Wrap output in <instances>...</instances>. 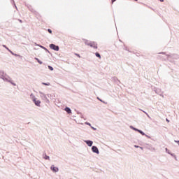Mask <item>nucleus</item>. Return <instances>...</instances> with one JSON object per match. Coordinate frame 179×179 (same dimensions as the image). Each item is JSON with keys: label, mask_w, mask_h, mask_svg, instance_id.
Returning <instances> with one entry per match:
<instances>
[{"label": "nucleus", "mask_w": 179, "mask_h": 179, "mask_svg": "<svg viewBox=\"0 0 179 179\" xmlns=\"http://www.w3.org/2000/svg\"><path fill=\"white\" fill-rule=\"evenodd\" d=\"M92 150L93 153H96V155L100 154V151H99V148H97V146L93 145L92 147Z\"/></svg>", "instance_id": "39448f33"}, {"label": "nucleus", "mask_w": 179, "mask_h": 179, "mask_svg": "<svg viewBox=\"0 0 179 179\" xmlns=\"http://www.w3.org/2000/svg\"><path fill=\"white\" fill-rule=\"evenodd\" d=\"M138 134H141V135H142L143 136H145V135H146L145 134V132H143V131H142L141 129H138Z\"/></svg>", "instance_id": "2eb2a0df"}, {"label": "nucleus", "mask_w": 179, "mask_h": 179, "mask_svg": "<svg viewBox=\"0 0 179 179\" xmlns=\"http://www.w3.org/2000/svg\"><path fill=\"white\" fill-rule=\"evenodd\" d=\"M33 103H34L35 106L36 107H40L41 104V100H37V98H33L32 99Z\"/></svg>", "instance_id": "f03ea898"}, {"label": "nucleus", "mask_w": 179, "mask_h": 179, "mask_svg": "<svg viewBox=\"0 0 179 179\" xmlns=\"http://www.w3.org/2000/svg\"><path fill=\"white\" fill-rule=\"evenodd\" d=\"M42 85H43L44 86H50V85H51L50 83H42Z\"/></svg>", "instance_id": "aec40b11"}, {"label": "nucleus", "mask_w": 179, "mask_h": 179, "mask_svg": "<svg viewBox=\"0 0 179 179\" xmlns=\"http://www.w3.org/2000/svg\"><path fill=\"white\" fill-rule=\"evenodd\" d=\"M3 47L4 48H6V50H8V51H10V50L9 49V48H8L6 45H3Z\"/></svg>", "instance_id": "b1692460"}, {"label": "nucleus", "mask_w": 179, "mask_h": 179, "mask_svg": "<svg viewBox=\"0 0 179 179\" xmlns=\"http://www.w3.org/2000/svg\"><path fill=\"white\" fill-rule=\"evenodd\" d=\"M116 80H117L119 82V83H120V80H118V78H116Z\"/></svg>", "instance_id": "79ce46f5"}, {"label": "nucleus", "mask_w": 179, "mask_h": 179, "mask_svg": "<svg viewBox=\"0 0 179 179\" xmlns=\"http://www.w3.org/2000/svg\"><path fill=\"white\" fill-rule=\"evenodd\" d=\"M5 73H6L5 71H3V70H0V79H2V80H3Z\"/></svg>", "instance_id": "9b49d317"}, {"label": "nucleus", "mask_w": 179, "mask_h": 179, "mask_svg": "<svg viewBox=\"0 0 179 179\" xmlns=\"http://www.w3.org/2000/svg\"><path fill=\"white\" fill-rule=\"evenodd\" d=\"M154 91L157 94H159V96H161L162 97H164V95H163V92H162V90L159 88H155Z\"/></svg>", "instance_id": "20e7f679"}, {"label": "nucleus", "mask_w": 179, "mask_h": 179, "mask_svg": "<svg viewBox=\"0 0 179 179\" xmlns=\"http://www.w3.org/2000/svg\"><path fill=\"white\" fill-rule=\"evenodd\" d=\"M166 121L169 122V119H166Z\"/></svg>", "instance_id": "c03bdc74"}, {"label": "nucleus", "mask_w": 179, "mask_h": 179, "mask_svg": "<svg viewBox=\"0 0 179 179\" xmlns=\"http://www.w3.org/2000/svg\"><path fill=\"white\" fill-rule=\"evenodd\" d=\"M64 111L67 113V114H72V110H71V108L66 106L64 108Z\"/></svg>", "instance_id": "9d476101"}, {"label": "nucleus", "mask_w": 179, "mask_h": 179, "mask_svg": "<svg viewBox=\"0 0 179 179\" xmlns=\"http://www.w3.org/2000/svg\"><path fill=\"white\" fill-rule=\"evenodd\" d=\"M43 159H45V160H50V156L45 153L43 154Z\"/></svg>", "instance_id": "f8f14e48"}, {"label": "nucleus", "mask_w": 179, "mask_h": 179, "mask_svg": "<svg viewBox=\"0 0 179 179\" xmlns=\"http://www.w3.org/2000/svg\"><path fill=\"white\" fill-rule=\"evenodd\" d=\"M77 114H80V118H83V115L80 112L77 111Z\"/></svg>", "instance_id": "a878e982"}, {"label": "nucleus", "mask_w": 179, "mask_h": 179, "mask_svg": "<svg viewBox=\"0 0 179 179\" xmlns=\"http://www.w3.org/2000/svg\"><path fill=\"white\" fill-rule=\"evenodd\" d=\"M50 45H54V44H50Z\"/></svg>", "instance_id": "37998d69"}, {"label": "nucleus", "mask_w": 179, "mask_h": 179, "mask_svg": "<svg viewBox=\"0 0 179 179\" xmlns=\"http://www.w3.org/2000/svg\"><path fill=\"white\" fill-rule=\"evenodd\" d=\"M95 55H96V57H97V58H99V59H101V55H100V53H99V52H96L95 53Z\"/></svg>", "instance_id": "a211bd4d"}, {"label": "nucleus", "mask_w": 179, "mask_h": 179, "mask_svg": "<svg viewBox=\"0 0 179 179\" xmlns=\"http://www.w3.org/2000/svg\"><path fill=\"white\" fill-rule=\"evenodd\" d=\"M144 136H146V138H148L149 139H150V136H148V135H144Z\"/></svg>", "instance_id": "e433bc0d"}, {"label": "nucleus", "mask_w": 179, "mask_h": 179, "mask_svg": "<svg viewBox=\"0 0 179 179\" xmlns=\"http://www.w3.org/2000/svg\"><path fill=\"white\" fill-rule=\"evenodd\" d=\"M9 52H10V54H12V55H15V53L12 52V50H9Z\"/></svg>", "instance_id": "72a5a7b5"}, {"label": "nucleus", "mask_w": 179, "mask_h": 179, "mask_svg": "<svg viewBox=\"0 0 179 179\" xmlns=\"http://www.w3.org/2000/svg\"><path fill=\"white\" fill-rule=\"evenodd\" d=\"M20 22H22V20H20Z\"/></svg>", "instance_id": "a18cd8bd"}, {"label": "nucleus", "mask_w": 179, "mask_h": 179, "mask_svg": "<svg viewBox=\"0 0 179 179\" xmlns=\"http://www.w3.org/2000/svg\"><path fill=\"white\" fill-rule=\"evenodd\" d=\"M75 55H76V57H78V58H80V55L76 53Z\"/></svg>", "instance_id": "2f4dec72"}, {"label": "nucleus", "mask_w": 179, "mask_h": 179, "mask_svg": "<svg viewBox=\"0 0 179 179\" xmlns=\"http://www.w3.org/2000/svg\"><path fill=\"white\" fill-rule=\"evenodd\" d=\"M48 68L50 71H54V67L52 66H48Z\"/></svg>", "instance_id": "412c9836"}, {"label": "nucleus", "mask_w": 179, "mask_h": 179, "mask_svg": "<svg viewBox=\"0 0 179 179\" xmlns=\"http://www.w3.org/2000/svg\"><path fill=\"white\" fill-rule=\"evenodd\" d=\"M165 150H166V153H168L169 155H170V150H169L168 148H166Z\"/></svg>", "instance_id": "c85d7f7f"}, {"label": "nucleus", "mask_w": 179, "mask_h": 179, "mask_svg": "<svg viewBox=\"0 0 179 179\" xmlns=\"http://www.w3.org/2000/svg\"><path fill=\"white\" fill-rule=\"evenodd\" d=\"M3 80L4 82H8L9 83V82H10V80H12V78H10V76H9L6 73L4 74V77L3 78Z\"/></svg>", "instance_id": "7ed1b4c3"}, {"label": "nucleus", "mask_w": 179, "mask_h": 179, "mask_svg": "<svg viewBox=\"0 0 179 179\" xmlns=\"http://www.w3.org/2000/svg\"><path fill=\"white\" fill-rule=\"evenodd\" d=\"M84 142L89 146L90 148H92L93 146V141L92 140H85Z\"/></svg>", "instance_id": "0eeeda50"}, {"label": "nucleus", "mask_w": 179, "mask_h": 179, "mask_svg": "<svg viewBox=\"0 0 179 179\" xmlns=\"http://www.w3.org/2000/svg\"><path fill=\"white\" fill-rule=\"evenodd\" d=\"M94 50H97V45H91Z\"/></svg>", "instance_id": "cd10ccee"}, {"label": "nucleus", "mask_w": 179, "mask_h": 179, "mask_svg": "<svg viewBox=\"0 0 179 179\" xmlns=\"http://www.w3.org/2000/svg\"><path fill=\"white\" fill-rule=\"evenodd\" d=\"M97 100H99V101H101V103H103L104 104H107V103H106V101H103L101 99H100L99 97H97Z\"/></svg>", "instance_id": "6ab92c4d"}, {"label": "nucleus", "mask_w": 179, "mask_h": 179, "mask_svg": "<svg viewBox=\"0 0 179 179\" xmlns=\"http://www.w3.org/2000/svg\"><path fill=\"white\" fill-rule=\"evenodd\" d=\"M40 94H41V97L43 100H45L46 103H50V100L47 99V96L44 93L40 92Z\"/></svg>", "instance_id": "1a4fd4ad"}, {"label": "nucleus", "mask_w": 179, "mask_h": 179, "mask_svg": "<svg viewBox=\"0 0 179 179\" xmlns=\"http://www.w3.org/2000/svg\"><path fill=\"white\" fill-rule=\"evenodd\" d=\"M39 47L41 48H43V50H45V51H47V52H48L49 54H50V52L48 50V49L45 47H44L43 45H39Z\"/></svg>", "instance_id": "dca6fc26"}, {"label": "nucleus", "mask_w": 179, "mask_h": 179, "mask_svg": "<svg viewBox=\"0 0 179 179\" xmlns=\"http://www.w3.org/2000/svg\"><path fill=\"white\" fill-rule=\"evenodd\" d=\"M124 50H126V51L128 50V48L127 46H124Z\"/></svg>", "instance_id": "473e14b6"}, {"label": "nucleus", "mask_w": 179, "mask_h": 179, "mask_svg": "<svg viewBox=\"0 0 179 179\" xmlns=\"http://www.w3.org/2000/svg\"><path fill=\"white\" fill-rule=\"evenodd\" d=\"M141 146H139V145H134V148H140Z\"/></svg>", "instance_id": "4c0bfd02"}, {"label": "nucleus", "mask_w": 179, "mask_h": 179, "mask_svg": "<svg viewBox=\"0 0 179 179\" xmlns=\"http://www.w3.org/2000/svg\"><path fill=\"white\" fill-rule=\"evenodd\" d=\"M8 83H10L13 86H16V83H13L12 80H10Z\"/></svg>", "instance_id": "4be33fe9"}, {"label": "nucleus", "mask_w": 179, "mask_h": 179, "mask_svg": "<svg viewBox=\"0 0 179 179\" xmlns=\"http://www.w3.org/2000/svg\"><path fill=\"white\" fill-rule=\"evenodd\" d=\"M131 129H133V131H136V132H138L139 131V129H137L136 127H134V126H130Z\"/></svg>", "instance_id": "4468645a"}, {"label": "nucleus", "mask_w": 179, "mask_h": 179, "mask_svg": "<svg viewBox=\"0 0 179 179\" xmlns=\"http://www.w3.org/2000/svg\"><path fill=\"white\" fill-rule=\"evenodd\" d=\"M50 48L51 50H54V51H59V45H50Z\"/></svg>", "instance_id": "6e6552de"}, {"label": "nucleus", "mask_w": 179, "mask_h": 179, "mask_svg": "<svg viewBox=\"0 0 179 179\" xmlns=\"http://www.w3.org/2000/svg\"><path fill=\"white\" fill-rule=\"evenodd\" d=\"M50 170L53 171V173H58L59 171V169L54 165L50 166Z\"/></svg>", "instance_id": "423d86ee"}, {"label": "nucleus", "mask_w": 179, "mask_h": 179, "mask_svg": "<svg viewBox=\"0 0 179 179\" xmlns=\"http://www.w3.org/2000/svg\"><path fill=\"white\" fill-rule=\"evenodd\" d=\"M143 113H145L146 114V115H147L149 118H150V117L149 116V114H148V113H146V112H145V111H143Z\"/></svg>", "instance_id": "c9c22d12"}, {"label": "nucleus", "mask_w": 179, "mask_h": 179, "mask_svg": "<svg viewBox=\"0 0 179 179\" xmlns=\"http://www.w3.org/2000/svg\"><path fill=\"white\" fill-rule=\"evenodd\" d=\"M116 0H112V3H114V2H115Z\"/></svg>", "instance_id": "58836bf2"}, {"label": "nucleus", "mask_w": 179, "mask_h": 179, "mask_svg": "<svg viewBox=\"0 0 179 179\" xmlns=\"http://www.w3.org/2000/svg\"><path fill=\"white\" fill-rule=\"evenodd\" d=\"M141 150H143V147H139Z\"/></svg>", "instance_id": "ea45409f"}, {"label": "nucleus", "mask_w": 179, "mask_h": 179, "mask_svg": "<svg viewBox=\"0 0 179 179\" xmlns=\"http://www.w3.org/2000/svg\"><path fill=\"white\" fill-rule=\"evenodd\" d=\"M171 156H173V157H175L176 160H177V157H176V155H174L173 153L170 152Z\"/></svg>", "instance_id": "5701e85b"}, {"label": "nucleus", "mask_w": 179, "mask_h": 179, "mask_svg": "<svg viewBox=\"0 0 179 179\" xmlns=\"http://www.w3.org/2000/svg\"><path fill=\"white\" fill-rule=\"evenodd\" d=\"M135 1H138V0H135Z\"/></svg>", "instance_id": "49530a36"}, {"label": "nucleus", "mask_w": 179, "mask_h": 179, "mask_svg": "<svg viewBox=\"0 0 179 179\" xmlns=\"http://www.w3.org/2000/svg\"><path fill=\"white\" fill-rule=\"evenodd\" d=\"M34 60H35V61H37V62L39 63L40 65H43V62H41V60H40L38 58L35 57V58H34Z\"/></svg>", "instance_id": "ddd939ff"}, {"label": "nucleus", "mask_w": 179, "mask_h": 179, "mask_svg": "<svg viewBox=\"0 0 179 179\" xmlns=\"http://www.w3.org/2000/svg\"><path fill=\"white\" fill-rule=\"evenodd\" d=\"M14 56L18 57V58H20V59H23V56H21L20 55H17V54L15 53Z\"/></svg>", "instance_id": "f3484780"}, {"label": "nucleus", "mask_w": 179, "mask_h": 179, "mask_svg": "<svg viewBox=\"0 0 179 179\" xmlns=\"http://www.w3.org/2000/svg\"><path fill=\"white\" fill-rule=\"evenodd\" d=\"M48 33H50V34H51V33H52V31L50 29H48Z\"/></svg>", "instance_id": "7c9ffc66"}, {"label": "nucleus", "mask_w": 179, "mask_h": 179, "mask_svg": "<svg viewBox=\"0 0 179 179\" xmlns=\"http://www.w3.org/2000/svg\"><path fill=\"white\" fill-rule=\"evenodd\" d=\"M159 54L164 55V56H162V55L157 56V59H162V61H166V59H168L169 61H170V59H179V55L177 54L169 53L168 55H166V52H159Z\"/></svg>", "instance_id": "f257e3e1"}, {"label": "nucleus", "mask_w": 179, "mask_h": 179, "mask_svg": "<svg viewBox=\"0 0 179 179\" xmlns=\"http://www.w3.org/2000/svg\"><path fill=\"white\" fill-rule=\"evenodd\" d=\"M160 2H164V0H159Z\"/></svg>", "instance_id": "a19ab883"}, {"label": "nucleus", "mask_w": 179, "mask_h": 179, "mask_svg": "<svg viewBox=\"0 0 179 179\" xmlns=\"http://www.w3.org/2000/svg\"><path fill=\"white\" fill-rule=\"evenodd\" d=\"M92 129H93V131H97V129L96 127H94L93 126H91Z\"/></svg>", "instance_id": "bb28decb"}, {"label": "nucleus", "mask_w": 179, "mask_h": 179, "mask_svg": "<svg viewBox=\"0 0 179 179\" xmlns=\"http://www.w3.org/2000/svg\"><path fill=\"white\" fill-rule=\"evenodd\" d=\"M85 124L89 125V127H92V124H90L89 122H86Z\"/></svg>", "instance_id": "393cba45"}, {"label": "nucleus", "mask_w": 179, "mask_h": 179, "mask_svg": "<svg viewBox=\"0 0 179 179\" xmlns=\"http://www.w3.org/2000/svg\"><path fill=\"white\" fill-rule=\"evenodd\" d=\"M31 97H32V99H36V96H34V94H31Z\"/></svg>", "instance_id": "c756f323"}, {"label": "nucleus", "mask_w": 179, "mask_h": 179, "mask_svg": "<svg viewBox=\"0 0 179 179\" xmlns=\"http://www.w3.org/2000/svg\"><path fill=\"white\" fill-rule=\"evenodd\" d=\"M9 52H10V54H12V55H15V53L12 52V50H9Z\"/></svg>", "instance_id": "f704fd0d"}]
</instances>
